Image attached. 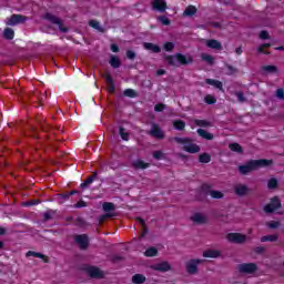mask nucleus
Here are the masks:
<instances>
[{
    "instance_id": "obj_54",
    "label": "nucleus",
    "mask_w": 284,
    "mask_h": 284,
    "mask_svg": "<svg viewBox=\"0 0 284 284\" xmlns=\"http://www.w3.org/2000/svg\"><path fill=\"white\" fill-rule=\"evenodd\" d=\"M275 97H277V99L283 100L284 99V90L283 89H277L275 92Z\"/></svg>"
},
{
    "instance_id": "obj_57",
    "label": "nucleus",
    "mask_w": 284,
    "mask_h": 284,
    "mask_svg": "<svg viewBox=\"0 0 284 284\" xmlns=\"http://www.w3.org/2000/svg\"><path fill=\"white\" fill-rule=\"evenodd\" d=\"M260 39H270V33L267 31H262L260 33Z\"/></svg>"
},
{
    "instance_id": "obj_45",
    "label": "nucleus",
    "mask_w": 284,
    "mask_h": 284,
    "mask_svg": "<svg viewBox=\"0 0 284 284\" xmlns=\"http://www.w3.org/2000/svg\"><path fill=\"white\" fill-rule=\"evenodd\" d=\"M124 95L134 99V97H136V91H134V89H126L124 90Z\"/></svg>"
},
{
    "instance_id": "obj_35",
    "label": "nucleus",
    "mask_w": 284,
    "mask_h": 284,
    "mask_svg": "<svg viewBox=\"0 0 284 284\" xmlns=\"http://www.w3.org/2000/svg\"><path fill=\"white\" fill-rule=\"evenodd\" d=\"M262 70H264V72H268L270 74H276V72H278V68H276V65H265L262 68Z\"/></svg>"
},
{
    "instance_id": "obj_5",
    "label": "nucleus",
    "mask_w": 284,
    "mask_h": 284,
    "mask_svg": "<svg viewBox=\"0 0 284 284\" xmlns=\"http://www.w3.org/2000/svg\"><path fill=\"white\" fill-rule=\"evenodd\" d=\"M149 134L153 139H159L160 141L165 139V132L156 123H152Z\"/></svg>"
},
{
    "instance_id": "obj_44",
    "label": "nucleus",
    "mask_w": 284,
    "mask_h": 284,
    "mask_svg": "<svg viewBox=\"0 0 284 284\" xmlns=\"http://www.w3.org/2000/svg\"><path fill=\"white\" fill-rule=\"evenodd\" d=\"M209 194L212 199H223V192L221 191H210Z\"/></svg>"
},
{
    "instance_id": "obj_63",
    "label": "nucleus",
    "mask_w": 284,
    "mask_h": 284,
    "mask_svg": "<svg viewBox=\"0 0 284 284\" xmlns=\"http://www.w3.org/2000/svg\"><path fill=\"white\" fill-rule=\"evenodd\" d=\"M109 92H114V84H109Z\"/></svg>"
},
{
    "instance_id": "obj_11",
    "label": "nucleus",
    "mask_w": 284,
    "mask_h": 284,
    "mask_svg": "<svg viewBox=\"0 0 284 284\" xmlns=\"http://www.w3.org/2000/svg\"><path fill=\"white\" fill-rule=\"evenodd\" d=\"M150 268L154 270L155 272H170V270H172V265H170V262L164 261L156 264H152Z\"/></svg>"
},
{
    "instance_id": "obj_18",
    "label": "nucleus",
    "mask_w": 284,
    "mask_h": 284,
    "mask_svg": "<svg viewBox=\"0 0 284 284\" xmlns=\"http://www.w3.org/2000/svg\"><path fill=\"white\" fill-rule=\"evenodd\" d=\"M204 258H219L221 256V251L219 250H206L203 252Z\"/></svg>"
},
{
    "instance_id": "obj_25",
    "label": "nucleus",
    "mask_w": 284,
    "mask_h": 284,
    "mask_svg": "<svg viewBox=\"0 0 284 284\" xmlns=\"http://www.w3.org/2000/svg\"><path fill=\"white\" fill-rule=\"evenodd\" d=\"M267 241L271 243H274L275 241H278V235L273 234V235H264L261 237V243H267Z\"/></svg>"
},
{
    "instance_id": "obj_33",
    "label": "nucleus",
    "mask_w": 284,
    "mask_h": 284,
    "mask_svg": "<svg viewBox=\"0 0 284 284\" xmlns=\"http://www.w3.org/2000/svg\"><path fill=\"white\" fill-rule=\"evenodd\" d=\"M156 254H159V250H156V247H149V248L144 252V256H146V257L156 256Z\"/></svg>"
},
{
    "instance_id": "obj_48",
    "label": "nucleus",
    "mask_w": 284,
    "mask_h": 284,
    "mask_svg": "<svg viewBox=\"0 0 284 284\" xmlns=\"http://www.w3.org/2000/svg\"><path fill=\"white\" fill-rule=\"evenodd\" d=\"M272 44L270 43H264V44H261L258 48H257V52H261L262 54H270L267 52H265V48H270Z\"/></svg>"
},
{
    "instance_id": "obj_43",
    "label": "nucleus",
    "mask_w": 284,
    "mask_h": 284,
    "mask_svg": "<svg viewBox=\"0 0 284 284\" xmlns=\"http://www.w3.org/2000/svg\"><path fill=\"white\" fill-rule=\"evenodd\" d=\"M204 101H205V103H207V105H214V103H216V98H214V97L211 95V94H207V95L204 98Z\"/></svg>"
},
{
    "instance_id": "obj_13",
    "label": "nucleus",
    "mask_w": 284,
    "mask_h": 284,
    "mask_svg": "<svg viewBox=\"0 0 284 284\" xmlns=\"http://www.w3.org/2000/svg\"><path fill=\"white\" fill-rule=\"evenodd\" d=\"M191 221L193 223H196V225H203V224L207 223V216H205V214H203V213H194L191 216Z\"/></svg>"
},
{
    "instance_id": "obj_15",
    "label": "nucleus",
    "mask_w": 284,
    "mask_h": 284,
    "mask_svg": "<svg viewBox=\"0 0 284 284\" xmlns=\"http://www.w3.org/2000/svg\"><path fill=\"white\" fill-rule=\"evenodd\" d=\"M75 243L80 245L81 250H87L89 242H88V235L82 234V235H75L74 237Z\"/></svg>"
},
{
    "instance_id": "obj_34",
    "label": "nucleus",
    "mask_w": 284,
    "mask_h": 284,
    "mask_svg": "<svg viewBox=\"0 0 284 284\" xmlns=\"http://www.w3.org/2000/svg\"><path fill=\"white\" fill-rule=\"evenodd\" d=\"M89 26L91 28H94V30H98V32H103V27H101V23H99V21H97V20H91L89 22Z\"/></svg>"
},
{
    "instance_id": "obj_22",
    "label": "nucleus",
    "mask_w": 284,
    "mask_h": 284,
    "mask_svg": "<svg viewBox=\"0 0 284 284\" xmlns=\"http://www.w3.org/2000/svg\"><path fill=\"white\" fill-rule=\"evenodd\" d=\"M197 134L202 136V139H206V141H212L214 139V135L203 129H197Z\"/></svg>"
},
{
    "instance_id": "obj_62",
    "label": "nucleus",
    "mask_w": 284,
    "mask_h": 284,
    "mask_svg": "<svg viewBox=\"0 0 284 284\" xmlns=\"http://www.w3.org/2000/svg\"><path fill=\"white\" fill-rule=\"evenodd\" d=\"M236 54H243V49L241 47L235 49Z\"/></svg>"
},
{
    "instance_id": "obj_49",
    "label": "nucleus",
    "mask_w": 284,
    "mask_h": 284,
    "mask_svg": "<svg viewBox=\"0 0 284 284\" xmlns=\"http://www.w3.org/2000/svg\"><path fill=\"white\" fill-rule=\"evenodd\" d=\"M153 158H155L158 161H161V159H165V154H163L162 151H154Z\"/></svg>"
},
{
    "instance_id": "obj_24",
    "label": "nucleus",
    "mask_w": 284,
    "mask_h": 284,
    "mask_svg": "<svg viewBox=\"0 0 284 284\" xmlns=\"http://www.w3.org/2000/svg\"><path fill=\"white\" fill-rule=\"evenodd\" d=\"M109 63L114 69L121 68V59L116 55H111Z\"/></svg>"
},
{
    "instance_id": "obj_20",
    "label": "nucleus",
    "mask_w": 284,
    "mask_h": 284,
    "mask_svg": "<svg viewBox=\"0 0 284 284\" xmlns=\"http://www.w3.org/2000/svg\"><path fill=\"white\" fill-rule=\"evenodd\" d=\"M206 45L212 50H223V45L221 44V42H219V40H207Z\"/></svg>"
},
{
    "instance_id": "obj_39",
    "label": "nucleus",
    "mask_w": 284,
    "mask_h": 284,
    "mask_svg": "<svg viewBox=\"0 0 284 284\" xmlns=\"http://www.w3.org/2000/svg\"><path fill=\"white\" fill-rule=\"evenodd\" d=\"M173 126L175 128V130H185V122H183L182 120H176L173 122Z\"/></svg>"
},
{
    "instance_id": "obj_41",
    "label": "nucleus",
    "mask_w": 284,
    "mask_h": 284,
    "mask_svg": "<svg viewBox=\"0 0 284 284\" xmlns=\"http://www.w3.org/2000/svg\"><path fill=\"white\" fill-rule=\"evenodd\" d=\"M136 221L142 226V230H143L142 236H145V234H148V226L145 225V220H143L141 217H136Z\"/></svg>"
},
{
    "instance_id": "obj_36",
    "label": "nucleus",
    "mask_w": 284,
    "mask_h": 284,
    "mask_svg": "<svg viewBox=\"0 0 284 284\" xmlns=\"http://www.w3.org/2000/svg\"><path fill=\"white\" fill-rule=\"evenodd\" d=\"M94 179H97V172L92 174V176H89L82 184L81 187H88V185H91V183L94 182Z\"/></svg>"
},
{
    "instance_id": "obj_7",
    "label": "nucleus",
    "mask_w": 284,
    "mask_h": 284,
    "mask_svg": "<svg viewBox=\"0 0 284 284\" xmlns=\"http://www.w3.org/2000/svg\"><path fill=\"white\" fill-rule=\"evenodd\" d=\"M226 239L230 243H245V241H247V235H243L241 233H229L226 235Z\"/></svg>"
},
{
    "instance_id": "obj_37",
    "label": "nucleus",
    "mask_w": 284,
    "mask_h": 284,
    "mask_svg": "<svg viewBox=\"0 0 284 284\" xmlns=\"http://www.w3.org/2000/svg\"><path fill=\"white\" fill-rule=\"evenodd\" d=\"M201 59L202 61H205L206 63H209V65H212L214 63V58H212V55L207 53H202Z\"/></svg>"
},
{
    "instance_id": "obj_53",
    "label": "nucleus",
    "mask_w": 284,
    "mask_h": 284,
    "mask_svg": "<svg viewBox=\"0 0 284 284\" xmlns=\"http://www.w3.org/2000/svg\"><path fill=\"white\" fill-rule=\"evenodd\" d=\"M112 216H114V213H106V214L100 216V223H103L105 221V219H112Z\"/></svg>"
},
{
    "instance_id": "obj_55",
    "label": "nucleus",
    "mask_w": 284,
    "mask_h": 284,
    "mask_svg": "<svg viewBox=\"0 0 284 284\" xmlns=\"http://www.w3.org/2000/svg\"><path fill=\"white\" fill-rule=\"evenodd\" d=\"M105 81H106L108 85L114 84V80L112 79V75H110V74L105 75Z\"/></svg>"
},
{
    "instance_id": "obj_10",
    "label": "nucleus",
    "mask_w": 284,
    "mask_h": 284,
    "mask_svg": "<svg viewBox=\"0 0 284 284\" xmlns=\"http://www.w3.org/2000/svg\"><path fill=\"white\" fill-rule=\"evenodd\" d=\"M44 19H47L51 23H54L55 26H59V30L61 32H68V28L63 27V22L61 21V19L52 16V13H45Z\"/></svg>"
},
{
    "instance_id": "obj_9",
    "label": "nucleus",
    "mask_w": 284,
    "mask_h": 284,
    "mask_svg": "<svg viewBox=\"0 0 284 284\" xmlns=\"http://www.w3.org/2000/svg\"><path fill=\"white\" fill-rule=\"evenodd\" d=\"M28 17L21 14H12L7 19V26H19V23H26Z\"/></svg>"
},
{
    "instance_id": "obj_40",
    "label": "nucleus",
    "mask_w": 284,
    "mask_h": 284,
    "mask_svg": "<svg viewBox=\"0 0 284 284\" xmlns=\"http://www.w3.org/2000/svg\"><path fill=\"white\" fill-rule=\"evenodd\" d=\"M120 136L122 141H130V133L125 132L123 126L120 128Z\"/></svg>"
},
{
    "instance_id": "obj_56",
    "label": "nucleus",
    "mask_w": 284,
    "mask_h": 284,
    "mask_svg": "<svg viewBox=\"0 0 284 284\" xmlns=\"http://www.w3.org/2000/svg\"><path fill=\"white\" fill-rule=\"evenodd\" d=\"M87 205L88 204L84 201H79L78 203L74 204L73 207H77V209H79V207H87Z\"/></svg>"
},
{
    "instance_id": "obj_42",
    "label": "nucleus",
    "mask_w": 284,
    "mask_h": 284,
    "mask_svg": "<svg viewBox=\"0 0 284 284\" xmlns=\"http://www.w3.org/2000/svg\"><path fill=\"white\" fill-rule=\"evenodd\" d=\"M195 125L199 128H210V122L207 120H195Z\"/></svg>"
},
{
    "instance_id": "obj_60",
    "label": "nucleus",
    "mask_w": 284,
    "mask_h": 284,
    "mask_svg": "<svg viewBox=\"0 0 284 284\" xmlns=\"http://www.w3.org/2000/svg\"><path fill=\"white\" fill-rule=\"evenodd\" d=\"M111 50H112L113 52H119V45H116V44H111Z\"/></svg>"
},
{
    "instance_id": "obj_17",
    "label": "nucleus",
    "mask_w": 284,
    "mask_h": 284,
    "mask_svg": "<svg viewBox=\"0 0 284 284\" xmlns=\"http://www.w3.org/2000/svg\"><path fill=\"white\" fill-rule=\"evenodd\" d=\"M132 168H134V170H148L150 163H145L143 160H135L132 162Z\"/></svg>"
},
{
    "instance_id": "obj_3",
    "label": "nucleus",
    "mask_w": 284,
    "mask_h": 284,
    "mask_svg": "<svg viewBox=\"0 0 284 284\" xmlns=\"http://www.w3.org/2000/svg\"><path fill=\"white\" fill-rule=\"evenodd\" d=\"M175 143L183 145L184 152H189V154H196L201 152V146L192 142L190 138H173Z\"/></svg>"
},
{
    "instance_id": "obj_30",
    "label": "nucleus",
    "mask_w": 284,
    "mask_h": 284,
    "mask_svg": "<svg viewBox=\"0 0 284 284\" xmlns=\"http://www.w3.org/2000/svg\"><path fill=\"white\" fill-rule=\"evenodd\" d=\"M3 36H4V39L12 41V39H14V30L7 28L4 29Z\"/></svg>"
},
{
    "instance_id": "obj_21",
    "label": "nucleus",
    "mask_w": 284,
    "mask_h": 284,
    "mask_svg": "<svg viewBox=\"0 0 284 284\" xmlns=\"http://www.w3.org/2000/svg\"><path fill=\"white\" fill-rule=\"evenodd\" d=\"M205 83H207V85H213V88H216L217 90H221V92H223V82L214 79H206Z\"/></svg>"
},
{
    "instance_id": "obj_26",
    "label": "nucleus",
    "mask_w": 284,
    "mask_h": 284,
    "mask_svg": "<svg viewBox=\"0 0 284 284\" xmlns=\"http://www.w3.org/2000/svg\"><path fill=\"white\" fill-rule=\"evenodd\" d=\"M229 149L231 152H237L239 154H243V146L239 143H231L229 144Z\"/></svg>"
},
{
    "instance_id": "obj_16",
    "label": "nucleus",
    "mask_w": 284,
    "mask_h": 284,
    "mask_svg": "<svg viewBox=\"0 0 284 284\" xmlns=\"http://www.w3.org/2000/svg\"><path fill=\"white\" fill-rule=\"evenodd\" d=\"M234 192L237 196H245L250 192V189L245 184H235Z\"/></svg>"
},
{
    "instance_id": "obj_50",
    "label": "nucleus",
    "mask_w": 284,
    "mask_h": 284,
    "mask_svg": "<svg viewBox=\"0 0 284 284\" xmlns=\"http://www.w3.org/2000/svg\"><path fill=\"white\" fill-rule=\"evenodd\" d=\"M159 21H161V23H162L163 26H170V19H169L168 17H165V16H161V17L159 18Z\"/></svg>"
},
{
    "instance_id": "obj_2",
    "label": "nucleus",
    "mask_w": 284,
    "mask_h": 284,
    "mask_svg": "<svg viewBox=\"0 0 284 284\" xmlns=\"http://www.w3.org/2000/svg\"><path fill=\"white\" fill-rule=\"evenodd\" d=\"M267 165H272V161L270 160H251L244 165L239 166L240 174H250L253 170H258V168H267Z\"/></svg>"
},
{
    "instance_id": "obj_31",
    "label": "nucleus",
    "mask_w": 284,
    "mask_h": 284,
    "mask_svg": "<svg viewBox=\"0 0 284 284\" xmlns=\"http://www.w3.org/2000/svg\"><path fill=\"white\" fill-rule=\"evenodd\" d=\"M267 187L268 190H276V187H278V180H276V178L270 179L267 182Z\"/></svg>"
},
{
    "instance_id": "obj_29",
    "label": "nucleus",
    "mask_w": 284,
    "mask_h": 284,
    "mask_svg": "<svg viewBox=\"0 0 284 284\" xmlns=\"http://www.w3.org/2000/svg\"><path fill=\"white\" fill-rule=\"evenodd\" d=\"M102 207H103V211L106 213L114 212V210H116V207L114 206V203H112V202H104L102 204Z\"/></svg>"
},
{
    "instance_id": "obj_28",
    "label": "nucleus",
    "mask_w": 284,
    "mask_h": 284,
    "mask_svg": "<svg viewBox=\"0 0 284 284\" xmlns=\"http://www.w3.org/2000/svg\"><path fill=\"white\" fill-rule=\"evenodd\" d=\"M196 12V7L189 6L183 12V17H194V13Z\"/></svg>"
},
{
    "instance_id": "obj_64",
    "label": "nucleus",
    "mask_w": 284,
    "mask_h": 284,
    "mask_svg": "<svg viewBox=\"0 0 284 284\" xmlns=\"http://www.w3.org/2000/svg\"><path fill=\"white\" fill-rule=\"evenodd\" d=\"M3 234H6V229L4 227H0V236H3Z\"/></svg>"
},
{
    "instance_id": "obj_23",
    "label": "nucleus",
    "mask_w": 284,
    "mask_h": 284,
    "mask_svg": "<svg viewBox=\"0 0 284 284\" xmlns=\"http://www.w3.org/2000/svg\"><path fill=\"white\" fill-rule=\"evenodd\" d=\"M73 194H77V191H71L69 193L58 195L59 203H65V201H69Z\"/></svg>"
},
{
    "instance_id": "obj_32",
    "label": "nucleus",
    "mask_w": 284,
    "mask_h": 284,
    "mask_svg": "<svg viewBox=\"0 0 284 284\" xmlns=\"http://www.w3.org/2000/svg\"><path fill=\"white\" fill-rule=\"evenodd\" d=\"M27 256H34L36 258H42L44 260V263H48V257H45V255L41 254V253H37V252H33V251H29L27 253Z\"/></svg>"
},
{
    "instance_id": "obj_12",
    "label": "nucleus",
    "mask_w": 284,
    "mask_h": 284,
    "mask_svg": "<svg viewBox=\"0 0 284 284\" xmlns=\"http://www.w3.org/2000/svg\"><path fill=\"white\" fill-rule=\"evenodd\" d=\"M151 8L156 12H165V10H168V2H165V0H153Z\"/></svg>"
},
{
    "instance_id": "obj_46",
    "label": "nucleus",
    "mask_w": 284,
    "mask_h": 284,
    "mask_svg": "<svg viewBox=\"0 0 284 284\" xmlns=\"http://www.w3.org/2000/svg\"><path fill=\"white\" fill-rule=\"evenodd\" d=\"M267 227H270L271 230H276V227L281 226V222H276V221H271L268 223H266Z\"/></svg>"
},
{
    "instance_id": "obj_27",
    "label": "nucleus",
    "mask_w": 284,
    "mask_h": 284,
    "mask_svg": "<svg viewBox=\"0 0 284 284\" xmlns=\"http://www.w3.org/2000/svg\"><path fill=\"white\" fill-rule=\"evenodd\" d=\"M145 282V275L143 274H135L132 276V283L134 284H143Z\"/></svg>"
},
{
    "instance_id": "obj_38",
    "label": "nucleus",
    "mask_w": 284,
    "mask_h": 284,
    "mask_svg": "<svg viewBox=\"0 0 284 284\" xmlns=\"http://www.w3.org/2000/svg\"><path fill=\"white\" fill-rule=\"evenodd\" d=\"M200 163H210L212 161V156L207 153H203L199 158Z\"/></svg>"
},
{
    "instance_id": "obj_14",
    "label": "nucleus",
    "mask_w": 284,
    "mask_h": 284,
    "mask_svg": "<svg viewBox=\"0 0 284 284\" xmlns=\"http://www.w3.org/2000/svg\"><path fill=\"white\" fill-rule=\"evenodd\" d=\"M87 274L91 276V278H103V272L99 270V267L90 266L87 268Z\"/></svg>"
},
{
    "instance_id": "obj_6",
    "label": "nucleus",
    "mask_w": 284,
    "mask_h": 284,
    "mask_svg": "<svg viewBox=\"0 0 284 284\" xmlns=\"http://www.w3.org/2000/svg\"><path fill=\"white\" fill-rule=\"evenodd\" d=\"M237 270L241 274H254V272L257 270V266L254 263H243L237 266Z\"/></svg>"
},
{
    "instance_id": "obj_61",
    "label": "nucleus",
    "mask_w": 284,
    "mask_h": 284,
    "mask_svg": "<svg viewBox=\"0 0 284 284\" xmlns=\"http://www.w3.org/2000/svg\"><path fill=\"white\" fill-rule=\"evenodd\" d=\"M50 219H52V214L44 213V221H50Z\"/></svg>"
},
{
    "instance_id": "obj_8",
    "label": "nucleus",
    "mask_w": 284,
    "mask_h": 284,
    "mask_svg": "<svg viewBox=\"0 0 284 284\" xmlns=\"http://www.w3.org/2000/svg\"><path fill=\"white\" fill-rule=\"evenodd\" d=\"M280 207H281V200L277 196H275L271 200V203L264 206V212H266V214H272V212H274L275 210H278Z\"/></svg>"
},
{
    "instance_id": "obj_47",
    "label": "nucleus",
    "mask_w": 284,
    "mask_h": 284,
    "mask_svg": "<svg viewBox=\"0 0 284 284\" xmlns=\"http://www.w3.org/2000/svg\"><path fill=\"white\" fill-rule=\"evenodd\" d=\"M235 97H237V101L240 103H245V101H247V99H245V94H243V92H235Z\"/></svg>"
},
{
    "instance_id": "obj_19",
    "label": "nucleus",
    "mask_w": 284,
    "mask_h": 284,
    "mask_svg": "<svg viewBox=\"0 0 284 284\" xmlns=\"http://www.w3.org/2000/svg\"><path fill=\"white\" fill-rule=\"evenodd\" d=\"M143 48L145 50H150L151 52H154L155 54H159V52H161V47L151 42H144Z\"/></svg>"
},
{
    "instance_id": "obj_59",
    "label": "nucleus",
    "mask_w": 284,
    "mask_h": 284,
    "mask_svg": "<svg viewBox=\"0 0 284 284\" xmlns=\"http://www.w3.org/2000/svg\"><path fill=\"white\" fill-rule=\"evenodd\" d=\"M156 74H158V77H163V74H165V70L159 69V70L156 71Z\"/></svg>"
},
{
    "instance_id": "obj_51",
    "label": "nucleus",
    "mask_w": 284,
    "mask_h": 284,
    "mask_svg": "<svg viewBox=\"0 0 284 284\" xmlns=\"http://www.w3.org/2000/svg\"><path fill=\"white\" fill-rule=\"evenodd\" d=\"M164 50H166V52H172V50H174V43L172 42H166L164 44Z\"/></svg>"
},
{
    "instance_id": "obj_4",
    "label": "nucleus",
    "mask_w": 284,
    "mask_h": 284,
    "mask_svg": "<svg viewBox=\"0 0 284 284\" xmlns=\"http://www.w3.org/2000/svg\"><path fill=\"white\" fill-rule=\"evenodd\" d=\"M203 263H205V260H201V258H191L186 261L185 270L187 274H191V275L199 274V265H203Z\"/></svg>"
},
{
    "instance_id": "obj_52",
    "label": "nucleus",
    "mask_w": 284,
    "mask_h": 284,
    "mask_svg": "<svg viewBox=\"0 0 284 284\" xmlns=\"http://www.w3.org/2000/svg\"><path fill=\"white\" fill-rule=\"evenodd\" d=\"M154 110L155 112H163V110H165V104L163 103L155 104Z\"/></svg>"
},
{
    "instance_id": "obj_1",
    "label": "nucleus",
    "mask_w": 284,
    "mask_h": 284,
    "mask_svg": "<svg viewBox=\"0 0 284 284\" xmlns=\"http://www.w3.org/2000/svg\"><path fill=\"white\" fill-rule=\"evenodd\" d=\"M165 60L169 65H173L174 68H179L181 65H190V63H194V58L192 55H185L183 53L168 55Z\"/></svg>"
},
{
    "instance_id": "obj_58",
    "label": "nucleus",
    "mask_w": 284,
    "mask_h": 284,
    "mask_svg": "<svg viewBox=\"0 0 284 284\" xmlns=\"http://www.w3.org/2000/svg\"><path fill=\"white\" fill-rule=\"evenodd\" d=\"M126 57H128V59H135V57H136V53H134V51H128L126 52Z\"/></svg>"
}]
</instances>
